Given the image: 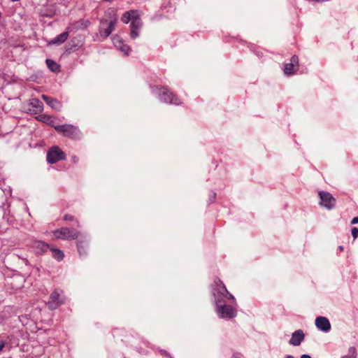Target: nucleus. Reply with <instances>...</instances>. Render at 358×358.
I'll return each instance as SVG.
<instances>
[{
    "instance_id": "nucleus-38",
    "label": "nucleus",
    "mask_w": 358,
    "mask_h": 358,
    "mask_svg": "<svg viewBox=\"0 0 358 358\" xmlns=\"http://www.w3.org/2000/svg\"><path fill=\"white\" fill-rule=\"evenodd\" d=\"M285 358H294L292 355H287Z\"/></svg>"
},
{
    "instance_id": "nucleus-10",
    "label": "nucleus",
    "mask_w": 358,
    "mask_h": 358,
    "mask_svg": "<svg viewBox=\"0 0 358 358\" xmlns=\"http://www.w3.org/2000/svg\"><path fill=\"white\" fill-rule=\"evenodd\" d=\"M316 327L322 331L327 332L331 329V324L327 317L320 316L315 319Z\"/></svg>"
},
{
    "instance_id": "nucleus-25",
    "label": "nucleus",
    "mask_w": 358,
    "mask_h": 358,
    "mask_svg": "<svg viewBox=\"0 0 358 358\" xmlns=\"http://www.w3.org/2000/svg\"><path fill=\"white\" fill-rule=\"evenodd\" d=\"M223 289H224V292H226V294H227V296L228 297V299H229L231 300H234V296L231 293L229 292V291L227 290V289L226 288L224 285H223Z\"/></svg>"
},
{
    "instance_id": "nucleus-36",
    "label": "nucleus",
    "mask_w": 358,
    "mask_h": 358,
    "mask_svg": "<svg viewBox=\"0 0 358 358\" xmlns=\"http://www.w3.org/2000/svg\"><path fill=\"white\" fill-rule=\"evenodd\" d=\"M338 249L341 252H342L343 250V246H339L338 247Z\"/></svg>"
},
{
    "instance_id": "nucleus-2",
    "label": "nucleus",
    "mask_w": 358,
    "mask_h": 358,
    "mask_svg": "<svg viewBox=\"0 0 358 358\" xmlns=\"http://www.w3.org/2000/svg\"><path fill=\"white\" fill-rule=\"evenodd\" d=\"M55 129L64 136L73 139L80 138L81 132L78 127L72 124H62L55 127Z\"/></svg>"
},
{
    "instance_id": "nucleus-8",
    "label": "nucleus",
    "mask_w": 358,
    "mask_h": 358,
    "mask_svg": "<svg viewBox=\"0 0 358 358\" xmlns=\"http://www.w3.org/2000/svg\"><path fill=\"white\" fill-rule=\"evenodd\" d=\"M299 68V58L294 55L291 57L290 62L285 64L284 73L286 75H292Z\"/></svg>"
},
{
    "instance_id": "nucleus-12",
    "label": "nucleus",
    "mask_w": 358,
    "mask_h": 358,
    "mask_svg": "<svg viewBox=\"0 0 358 358\" xmlns=\"http://www.w3.org/2000/svg\"><path fill=\"white\" fill-rule=\"evenodd\" d=\"M304 338L305 335L303 331L301 329L296 330L292 334V338H290L289 343L294 346H298L304 340Z\"/></svg>"
},
{
    "instance_id": "nucleus-21",
    "label": "nucleus",
    "mask_w": 358,
    "mask_h": 358,
    "mask_svg": "<svg viewBox=\"0 0 358 358\" xmlns=\"http://www.w3.org/2000/svg\"><path fill=\"white\" fill-rule=\"evenodd\" d=\"M45 62H46L47 66H48V68L50 69V70L51 71H52V72L59 71V66L55 61L50 59H47Z\"/></svg>"
},
{
    "instance_id": "nucleus-7",
    "label": "nucleus",
    "mask_w": 358,
    "mask_h": 358,
    "mask_svg": "<svg viewBox=\"0 0 358 358\" xmlns=\"http://www.w3.org/2000/svg\"><path fill=\"white\" fill-rule=\"evenodd\" d=\"M217 312L219 315L222 318L231 319L236 317V310L234 308L229 305H219L217 304Z\"/></svg>"
},
{
    "instance_id": "nucleus-26",
    "label": "nucleus",
    "mask_w": 358,
    "mask_h": 358,
    "mask_svg": "<svg viewBox=\"0 0 358 358\" xmlns=\"http://www.w3.org/2000/svg\"><path fill=\"white\" fill-rule=\"evenodd\" d=\"M64 220L65 221H73L75 220V218L73 215L66 214L64 216Z\"/></svg>"
},
{
    "instance_id": "nucleus-33",
    "label": "nucleus",
    "mask_w": 358,
    "mask_h": 358,
    "mask_svg": "<svg viewBox=\"0 0 358 358\" xmlns=\"http://www.w3.org/2000/svg\"><path fill=\"white\" fill-rule=\"evenodd\" d=\"M215 196H216V194L215 192H213L211 201H213L215 199Z\"/></svg>"
},
{
    "instance_id": "nucleus-39",
    "label": "nucleus",
    "mask_w": 358,
    "mask_h": 358,
    "mask_svg": "<svg viewBox=\"0 0 358 358\" xmlns=\"http://www.w3.org/2000/svg\"><path fill=\"white\" fill-rule=\"evenodd\" d=\"M166 356L169 357V355L166 352H165Z\"/></svg>"
},
{
    "instance_id": "nucleus-13",
    "label": "nucleus",
    "mask_w": 358,
    "mask_h": 358,
    "mask_svg": "<svg viewBox=\"0 0 358 358\" xmlns=\"http://www.w3.org/2000/svg\"><path fill=\"white\" fill-rule=\"evenodd\" d=\"M116 24V20H112L110 21L108 27L106 28L103 27L104 22L103 21H101V27L100 28V34L101 36H103L104 38H107L114 30L115 26Z\"/></svg>"
},
{
    "instance_id": "nucleus-9",
    "label": "nucleus",
    "mask_w": 358,
    "mask_h": 358,
    "mask_svg": "<svg viewBox=\"0 0 358 358\" xmlns=\"http://www.w3.org/2000/svg\"><path fill=\"white\" fill-rule=\"evenodd\" d=\"M131 37L132 38H136L138 36V30L142 27V21L141 18L137 15L132 19L131 22Z\"/></svg>"
},
{
    "instance_id": "nucleus-32",
    "label": "nucleus",
    "mask_w": 358,
    "mask_h": 358,
    "mask_svg": "<svg viewBox=\"0 0 358 358\" xmlns=\"http://www.w3.org/2000/svg\"><path fill=\"white\" fill-rule=\"evenodd\" d=\"M301 358H311V357L308 355H303Z\"/></svg>"
},
{
    "instance_id": "nucleus-18",
    "label": "nucleus",
    "mask_w": 358,
    "mask_h": 358,
    "mask_svg": "<svg viewBox=\"0 0 358 358\" xmlns=\"http://www.w3.org/2000/svg\"><path fill=\"white\" fill-rule=\"evenodd\" d=\"M136 15V10H131L127 11L123 14V15L122 16L121 20L124 23L127 24L130 21L131 22L132 19L135 17Z\"/></svg>"
},
{
    "instance_id": "nucleus-19",
    "label": "nucleus",
    "mask_w": 358,
    "mask_h": 358,
    "mask_svg": "<svg viewBox=\"0 0 358 358\" xmlns=\"http://www.w3.org/2000/svg\"><path fill=\"white\" fill-rule=\"evenodd\" d=\"M51 252H52V257L57 261H62L64 257V252L59 250V249H57V248H55L52 246L50 247V249H49Z\"/></svg>"
},
{
    "instance_id": "nucleus-31",
    "label": "nucleus",
    "mask_w": 358,
    "mask_h": 358,
    "mask_svg": "<svg viewBox=\"0 0 358 358\" xmlns=\"http://www.w3.org/2000/svg\"><path fill=\"white\" fill-rule=\"evenodd\" d=\"M231 358H242V355L238 353H235L233 355Z\"/></svg>"
},
{
    "instance_id": "nucleus-3",
    "label": "nucleus",
    "mask_w": 358,
    "mask_h": 358,
    "mask_svg": "<svg viewBox=\"0 0 358 358\" xmlns=\"http://www.w3.org/2000/svg\"><path fill=\"white\" fill-rule=\"evenodd\" d=\"M156 89L158 90V94L160 97V100L164 103H169L171 104L180 105L181 102L180 101L179 98H178L175 94H173L171 91H169L167 88L164 87H156Z\"/></svg>"
},
{
    "instance_id": "nucleus-4",
    "label": "nucleus",
    "mask_w": 358,
    "mask_h": 358,
    "mask_svg": "<svg viewBox=\"0 0 358 358\" xmlns=\"http://www.w3.org/2000/svg\"><path fill=\"white\" fill-rule=\"evenodd\" d=\"M62 293V290L56 289L50 294L48 302V308L50 310H55L65 303L66 298Z\"/></svg>"
},
{
    "instance_id": "nucleus-29",
    "label": "nucleus",
    "mask_w": 358,
    "mask_h": 358,
    "mask_svg": "<svg viewBox=\"0 0 358 358\" xmlns=\"http://www.w3.org/2000/svg\"><path fill=\"white\" fill-rule=\"evenodd\" d=\"M220 283L222 286V290L220 291V294H222V295H224V294H226V292H224V289H223V283L222 281L220 280Z\"/></svg>"
},
{
    "instance_id": "nucleus-23",
    "label": "nucleus",
    "mask_w": 358,
    "mask_h": 358,
    "mask_svg": "<svg viewBox=\"0 0 358 358\" xmlns=\"http://www.w3.org/2000/svg\"><path fill=\"white\" fill-rule=\"evenodd\" d=\"M78 23L80 24H78L76 26L77 28L85 29L90 24V21L89 20H81Z\"/></svg>"
},
{
    "instance_id": "nucleus-34",
    "label": "nucleus",
    "mask_w": 358,
    "mask_h": 358,
    "mask_svg": "<svg viewBox=\"0 0 358 358\" xmlns=\"http://www.w3.org/2000/svg\"><path fill=\"white\" fill-rule=\"evenodd\" d=\"M5 346V343H2L1 345H0V351L2 350V349L4 348Z\"/></svg>"
},
{
    "instance_id": "nucleus-20",
    "label": "nucleus",
    "mask_w": 358,
    "mask_h": 358,
    "mask_svg": "<svg viewBox=\"0 0 358 358\" xmlns=\"http://www.w3.org/2000/svg\"><path fill=\"white\" fill-rule=\"evenodd\" d=\"M118 43L119 44H120V46H118L115 39H113V43L115 45V47L117 49H119L121 52H122L124 55H127L130 50L129 47L124 44L121 40H118Z\"/></svg>"
},
{
    "instance_id": "nucleus-14",
    "label": "nucleus",
    "mask_w": 358,
    "mask_h": 358,
    "mask_svg": "<svg viewBox=\"0 0 358 358\" xmlns=\"http://www.w3.org/2000/svg\"><path fill=\"white\" fill-rule=\"evenodd\" d=\"M29 110L32 113H39L43 110V104L39 99H32L30 100Z\"/></svg>"
},
{
    "instance_id": "nucleus-30",
    "label": "nucleus",
    "mask_w": 358,
    "mask_h": 358,
    "mask_svg": "<svg viewBox=\"0 0 358 358\" xmlns=\"http://www.w3.org/2000/svg\"><path fill=\"white\" fill-rule=\"evenodd\" d=\"M357 223H358V217H354L351 221V224H355Z\"/></svg>"
},
{
    "instance_id": "nucleus-24",
    "label": "nucleus",
    "mask_w": 358,
    "mask_h": 358,
    "mask_svg": "<svg viewBox=\"0 0 358 358\" xmlns=\"http://www.w3.org/2000/svg\"><path fill=\"white\" fill-rule=\"evenodd\" d=\"M351 234L354 239L357 238L358 237V228L353 227L351 230Z\"/></svg>"
},
{
    "instance_id": "nucleus-22",
    "label": "nucleus",
    "mask_w": 358,
    "mask_h": 358,
    "mask_svg": "<svg viewBox=\"0 0 358 358\" xmlns=\"http://www.w3.org/2000/svg\"><path fill=\"white\" fill-rule=\"evenodd\" d=\"M356 357V349L353 347L350 348L346 355L342 357V358H355Z\"/></svg>"
},
{
    "instance_id": "nucleus-17",
    "label": "nucleus",
    "mask_w": 358,
    "mask_h": 358,
    "mask_svg": "<svg viewBox=\"0 0 358 358\" xmlns=\"http://www.w3.org/2000/svg\"><path fill=\"white\" fill-rule=\"evenodd\" d=\"M69 32L64 31L48 42L49 45H61L68 38Z\"/></svg>"
},
{
    "instance_id": "nucleus-37",
    "label": "nucleus",
    "mask_w": 358,
    "mask_h": 358,
    "mask_svg": "<svg viewBox=\"0 0 358 358\" xmlns=\"http://www.w3.org/2000/svg\"><path fill=\"white\" fill-rule=\"evenodd\" d=\"M76 225H77V227H80V223H79V222H78V220H76Z\"/></svg>"
},
{
    "instance_id": "nucleus-6",
    "label": "nucleus",
    "mask_w": 358,
    "mask_h": 358,
    "mask_svg": "<svg viewBox=\"0 0 358 358\" xmlns=\"http://www.w3.org/2000/svg\"><path fill=\"white\" fill-rule=\"evenodd\" d=\"M320 198V205L328 210L333 209L336 203V199L328 192L320 191L318 193Z\"/></svg>"
},
{
    "instance_id": "nucleus-15",
    "label": "nucleus",
    "mask_w": 358,
    "mask_h": 358,
    "mask_svg": "<svg viewBox=\"0 0 358 358\" xmlns=\"http://www.w3.org/2000/svg\"><path fill=\"white\" fill-rule=\"evenodd\" d=\"M50 245L41 241H34L32 243V248L38 254H43L50 249Z\"/></svg>"
},
{
    "instance_id": "nucleus-16",
    "label": "nucleus",
    "mask_w": 358,
    "mask_h": 358,
    "mask_svg": "<svg viewBox=\"0 0 358 358\" xmlns=\"http://www.w3.org/2000/svg\"><path fill=\"white\" fill-rule=\"evenodd\" d=\"M41 97L45 101V103L48 105H49L52 108L57 110H59L61 109L62 104L57 99L50 97L45 94H43Z\"/></svg>"
},
{
    "instance_id": "nucleus-11",
    "label": "nucleus",
    "mask_w": 358,
    "mask_h": 358,
    "mask_svg": "<svg viewBox=\"0 0 358 358\" xmlns=\"http://www.w3.org/2000/svg\"><path fill=\"white\" fill-rule=\"evenodd\" d=\"M77 240V249L80 257L85 256L87 254L88 243L82 235Z\"/></svg>"
},
{
    "instance_id": "nucleus-28",
    "label": "nucleus",
    "mask_w": 358,
    "mask_h": 358,
    "mask_svg": "<svg viewBox=\"0 0 358 358\" xmlns=\"http://www.w3.org/2000/svg\"><path fill=\"white\" fill-rule=\"evenodd\" d=\"M78 161H79V158H78V157H77V156H73V157H72V162H73V163H75V164H76V163H78Z\"/></svg>"
},
{
    "instance_id": "nucleus-5",
    "label": "nucleus",
    "mask_w": 358,
    "mask_h": 358,
    "mask_svg": "<svg viewBox=\"0 0 358 358\" xmlns=\"http://www.w3.org/2000/svg\"><path fill=\"white\" fill-rule=\"evenodd\" d=\"M66 159V154L58 147H51L47 153V161L50 164H55Z\"/></svg>"
},
{
    "instance_id": "nucleus-27",
    "label": "nucleus",
    "mask_w": 358,
    "mask_h": 358,
    "mask_svg": "<svg viewBox=\"0 0 358 358\" xmlns=\"http://www.w3.org/2000/svg\"><path fill=\"white\" fill-rule=\"evenodd\" d=\"M41 120L43 121V122H46L48 121V120L50 119V116H46V115H43V116H41Z\"/></svg>"
},
{
    "instance_id": "nucleus-35",
    "label": "nucleus",
    "mask_w": 358,
    "mask_h": 358,
    "mask_svg": "<svg viewBox=\"0 0 358 358\" xmlns=\"http://www.w3.org/2000/svg\"><path fill=\"white\" fill-rule=\"evenodd\" d=\"M113 39H115V41H116V42H117V45H118V46H120V44H119V43H118V40H120V39L118 37H117V38H114Z\"/></svg>"
},
{
    "instance_id": "nucleus-1",
    "label": "nucleus",
    "mask_w": 358,
    "mask_h": 358,
    "mask_svg": "<svg viewBox=\"0 0 358 358\" xmlns=\"http://www.w3.org/2000/svg\"><path fill=\"white\" fill-rule=\"evenodd\" d=\"M55 238L62 240H76L78 239L81 233L73 228L62 227L53 231Z\"/></svg>"
}]
</instances>
